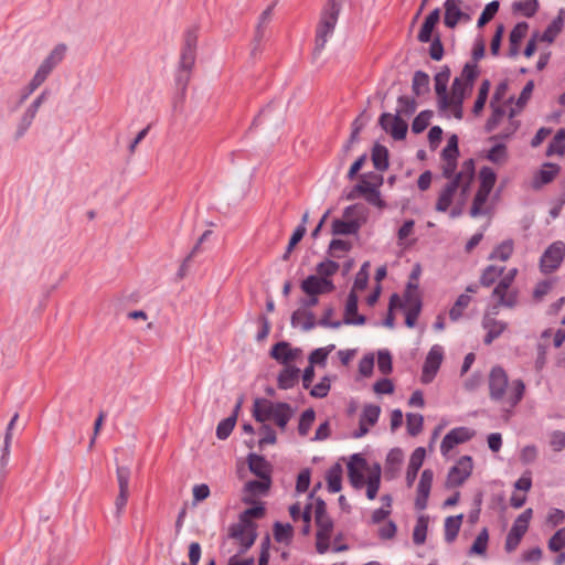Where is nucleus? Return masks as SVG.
I'll return each instance as SVG.
<instances>
[{
  "label": "nucleus",
  "mask_w": 565,
  "mask_h": 565,
  "mask_svg": "<svg viewBox=\"0 0 565 565\" xmlns=\"http://www.w3.org/2000/svg\"><path fill=\"white\" fill-rule=\"evenodd\" d=\"M490 398L500 404L504 412H510L522 399L525 386L521 380L509 384L502 367H493L489 375Z\"/></svg>",
  "instance_id": "obj_1"
},
{
  "label": "nucleus",
  "mask_w": 565,
  "mask_h": 565,
  "mask_svg": "<svg viewBox=\"0 0 565 565\" xmlns=\"http://www.w3.org/2000/svg\"><path fill=\"white\" fill-rule=\"evenodd\" d=\"M475 178V162L472 159H468L462 162L460 171L452 178L439 192L435 210L437 212H447L456 195L458 199H467L470 191L471 183Z\"/></svg>",
  "instance_id": "obj_2"
},
{
  "label": "nucleus",
  "mask_w": 565,
  "mask_h": 565,
  "mask_svg": "<svg viewBox=\"0 0 565 565\" xmlns=\"http://www.w3.org/2000/svg\"><path fill=\"white\" fill-rule=\"evenodd\" d=\"M294 415V411L289 404L279 402L275 403L267 398H255L253 404V416L257 422H274L281 430Z\"/></svg>",
  "instance_id": "obj_3"
},
{
  "label": "nucleus",
  "mask_w": 565,
  "mask_h": 565,
  "mask_svg": "<svg viewBox=\"0 0 565 565\" xmlns=\"http://www.w3.org/2000/svg\"><path fill=\"white\" fill-rule=\"evenodd\" d=\"M256 539V524L253 521L243 520L228 526L227 539L223 545L225 546L227 541L232 540L238 545L237 554H244L254 545Z\"/></svg>",
  "instance_id": "obj_4"
},
{
  "label": "nucleus",
  "mask_w": 565,
  "mask_h": 565,
  "mask_svg": "<svg viewBox=\"0 0 565 565\" xmlns=\"http://www.w3.org/2000/svg\"><path fill=\"white\" fill-rule=\"evenodd\" d=\"M183 49L180 56V75L179 83H182L183 86L186 85L189 81V74L194 66L195 63V51L198 44V32L195 29H189L184 34L183 40Z\"/></svg>",
  "instance_id": "obj_5"
},
{
  "label": "nucleus",
  "mask_w": 565,
  "mask_h": 565,
  "mask_svg": "<svg viewBox=\"0 0 565 565\" xmlns=\"http://www.w3.org/2000/svg\"><path fill=\"white\" fill-rule=\"evenodd\" d=\"M339 15V9L335 3H332L330 9L322 13L320 23L316 33L315 55L320 53L327 42L328 38L333 33Z\"/></svg>",
  "instance_id": "obj_6"
},
{
  "label": "nucleus",
  "mask_w": 565,
  "mask_h": 565,
  "mask_svg": "<svg viewBox=\"0 0 565 565\" xmlns=\"http://www.w3.org/2000/svg\"><path fill=\"white\" fill-rule=\"evenodd\" d=\"M532 509L529 508L524 510L514 521L510 532L507 535L504 545L507 552H513L519 546L523 535L526 533L529 529V524L532 519Z\"/></svg>",
  "instance_id": "obj_7"
},
{
  "label": "nucleus",
  "mask_w": 565,
  "mask_h": 565,
  "mask_svg": "<svg viewBox=\"0 0 565 565\" xmlns=\"http://www.w3.org/2000/svg\"><path fill=\"white\" fill-rule=\"evenodd\" d=\"M472 468V458L470 456H462L457 463L450 468L446 486L448 488L461 486L470 477Z\"/></svg>",
  "instance_id": "obj_8"
},
{
  "label": "nucleus",
  "mask_w": 565,
  "mask_h": 565,
  "mask_svg": "<svg viewBox=\"0 0 565 565\" xmlns=\"http://www.w3.org/2000/svg\"><path fill=\"white\" fill-rule=\"evenodd\" d=\"M379 124L382 129L390 134L395 140H403L406 137L408 129L406 119L395 114L383 113L379 119Z\"/></svg>",
  "instance_id": "obj_9"
},
{
  "label": "nucleus",
  "mask_w": 565,
  "mask_h": 565,
  "mask_svg": "<svg viewBox=\"0 0 565 565\" xmlns=\"http://www.w3.org/2000/svg\"><path fill=\"white\" fill-rule=\"evenodd\" d=\"M565 256V244L561 241L554 242L547 247L541 257V269L544 273H552L557 269Z\"/></svg>",
  "instance_id": "obj_10"
},
{
  "label": "nucleus",
  "mask_w": 565,
  "mask_h": 565,
  "mask_svg": "<svg viewBox=\"0 0 565 565\" xmlns=\"http://www.w3.org/2000/svg\"><path fill=\"white\" fill-rule=\"evenodd\" d=\"M475 436V433L467 427H457L451 429L444 437L440 444V452L444 457H447L451 449L457 445L463 444L470 440Z\"/></svg>",
  "instance_id": "obj_11"
},
{
  "label": "nucleus",
  "mask_w": 565,
  "mask_h": 565,
  "mask_svg": "<svg viewBox=\"0 0 565 565\" xmlns=\"http://www.w3.org/2000/svg\"><path fill=\"white\" fill-rule=\"evenodd\" d=\"M443 356H444V352H443L441 347L434 345L429 350V352L426 356L424 366H423V372H422V382L424 384H428L434 380L437 371L440 367Z\"/></svg>",
  "instance_id": "obj_12"
},
{
  "label": "nucleus",
  "mask_w": 565,
  "mask_h": 565,
  "mask_svg": "<svg viewBox=\"0 0 565 565\" xmlns=\"http://www.w3.org/2000/svg\"><path fill=\"white\" fill-rule=\"evenodd\" d=\"M301 290L307 296H319L328 292H332L335 289L334 284L331 279L319 278L316 275H310L301 281Z\"/></svg>",
  "instance_id": "obj_13"
},
{
  "label": "nucleus",
  "mask_w": 565,
  "mask_h": 565,
  "mask_svg": "<svg viewBox=\"0 0 565 565\" xmlns=\"http://www.w3.org/2000/svg\"><path fill=\"white\" fill-rule=\"evenodd\" d=\"M434 472L430 469H425L422 472L418 486H417V497L415 500V507L417 510H425L427 508V502L433 484Z\"/></svg>",
  "instance_id": "obj_14"
},
{
  "label": "nucleus",
  "mask_w": 565,
  "mask_h": 565,
  "mask_svg": "<svg viewBox=\"0 0 565 565\" xmlns=\"http://www.w3.org/2000/svg\"><path fill=\"white\" fill-rule=\"evenodd\" d=\"M300 354V349L291 348L290 343L286 341L276 343L270 350V356L286 366L296 361Z\"/></svg>",
  "instance_id": "obj_15"
},
{
  "label": "nucleus",
  "mask_w": 565,
  "mask_h": 565,
  "mask_svg": "<svg viewBox=\"0 0 565 565\" xmlns=\"http://www.w3.org/2000/svg\"><path fill=\"white\" fill-rule=\"evenodd\" d=\"M450 77V71L448 67H445L440 72H438L435 77V92L438 97V105L441 110L447 109L449 106V96L447 94V85Z\"/></svg>",
  "instance_id": "obj_16"
},
{
  "label": "nucleus",
  "mask_w": 565,
  "mask_h": 565,
  "mask_svg": "<svg viewBox=\"0 0 565 565\" xmlns=\"http://www.w3.org/2000/svg\"><path fill=\"white\" fill-rule=\"evenodd\" d=\"M445 18L444 23L447 28L454 29L460 20L468 21L470 18L463 13L459 0H446L444 3Z\"/></svg>",
  "instance_id": "obj_17"
},
{
  "label": "nucleus",
  "mask_w": 565,
  "mask_h": 565,
  "mask_svg": "<svg viewBox=\"0 0 565 565\" xmlns=\"http://www.w3.org/2000/svg\"><path fill=\"white\" fill-rule=\"evenodd\" d=\"M358 301L359 299L355 291L351 290L347 299L342 323L353 326H362L365 323V317L358 313Z\"/></svg>",
  "instance_id": "obj_18"
},
{
  "label": "nucleus",
  "mask_w": 565,
  "mask_h": 565,
  "mask_svg": "<svg viewBox=\"0 0 565 565\" xmlns=\"http://www.w3.org/2000/svg\"><path fill=\"white\" fill-rule=\"evenodd\" d=\"M365 460L360 455H353L352 460L348 463V475L352 487L361 489L366 483L362 468L365 466Z\"/></svg>",
  "instance_id": "obj_19"
},
{
  "label": "nucleus",
  "mask_w": 565,
  "mask_h": 565,
  "mask_svg": "<svg viewBox=\"0 0 565 565\" xmlns=\"http://www.w3.org/2000/svg\"><path fill=\"white\" fill-rule=\"evenodd\" d=\"M482 327L487 330L483 341L486 344H490L504 332L507 323L499 321L489 315H484L482 319Z\"/></svg>",
  "instance_id": "obj_20"
},
{
  "label": "nucleus",
  "mask_w": 565,
  "mask_h": 565,
  "mask_svg": "<svg viewBox=\"0 0 565 565\" xmlns=\"http://www.w3.org/2000/svg\"><path fill=\"white\" fill-rule=\"evenodd\" d=\"M426 456L425 448L418 447L416 448L408 462L407 471H406V483L411 488L414 484V481L417 477L418 470L423 466L424 459Z\"/></svg>",
  "instance_id": "obj_21"
},
{
  "label": "nucleus",
  "mask_w": 565,
  "mask_h": 565,
  "mask_svg": "<svg viewBox=\"0 0 565 565\" xmlns=\"http://www.w3.org/2000/svg\"><path fill=\"white\" fill-rule=\"evenodd\" d=\"M300 370L295 366L287 365L278 374L277 385L280 390L294 387L299 380Z\"/></svg>",
  "instance_id": "obj_22"
},
{
  "label": "nucleus",
  "mask_w": 565,
  "mask_h": 565,
  "mask_svg": "<svg viewBox=\"0 0 565 565\" xmlns=\"http://www.w3.org/2000/svg\"><path fill=\"white\" fill-rule=\"evenodd\" d=\"M315 315L306 309H298L291 315V326L300 327L303 331H309L316 327Z\"/></svg>",
  "instance_id": "obj_23"
},
{
  "label": "nucleus",
  "mask_w": 565,
  "mask_h": 565,
  "mask_svg": "<svg viewBox=\"0 0 565 565\" xmlns=\"http://www.w3.org/2000/svg\"><path fill=\"white\" fill-rule=\"evenodd\" d=\"M249 470L259 479H270V469L268 462L256 454L248 455Z\"/></svg>",
  "instance_id": "obj_24"
},
{
  "label": "nucleus",
  "mask_w": 565,
  "mask_h": 565,
  "mask_svg": "<svg viewBox=\"0 0 565 565\" xmlns=\"http://www.w3.org/2000/svg\"><path fill=\"white\" fill-rule=\"evenodd\" d=\"M527 24L525 22L518 23L511 31L509 55L514 57L519 54V46L521 41L525 38L527 32Z\"/></svg>",
  "instance_id": "obj_25"
},
{
  "label": "nucleus",
  "mask_w": 565,
  "mask_h": 565,
  "mask_svg": "<svg viewBox=\"0 0 565 565\" xmlns=\"http://www.w3.org/2000/svg\"><path fill=\"white\" fill-rule=\"evenodd\" d=\"M490 193L491 191L478 189L469 212L471 217L476 218L478 216L487 215L489 213V209L486 207L484 205L489 199Z\"/></svg>",
  "instance_id": "obj_26"
},
{
  "label": "nucleus",
  "mask_w": 565,
  "mask_h": 565,
  "mask_svg": "<svg viewBox=\"0 0 565 565\" xmlns=\"http://www.w3.org/2000/svg\"><path fill=\"white\" fill-rule=\"evenodd\" d=\"M463 520V514L448 516L445 520V540L451 543L456 540Z\"/></svg>",
  "instance_id": "obj_27"
},
{
  "label": "nucleus",
  "mask_w": 565,
  "mask_h": 565,
  "mask_svg": "<svg viewBox=\"0 0 565 565\" xmlns=\"http://www.w3.org/2000/svg\"><path fill=\"white\" fill-rule=\"evenodd\" d=\"M328 490L332 493H337L341 490L342 484V467L339 463L332 466L327 472Z\"/></svg>",
  "instance_id": "obj_28"
},
{
  "label": "nucleus",
  "mask_w": 565,
  "mask_h": 565,
  "mask_svg": "<svg viewBox=\"0 0 565 565\" xmlns=\"http://www.w3.org/2000/svg\"><path fill=\"white\" fill-rule=\"evenodd\" d=\"M429 75L423 71H416L413 76L412 89L416 96H422L429 92Z\"/></svg>",
  "instance_id": "obj_29"
},
{
  "label": "nucleus",
  "mask_w": 565,
  "mask_h": 565,
  "mask_svg": "<svg viewBox=\"0 0 565 565\" xmlns=\"http://www.w3.org/2000/svg\"><path fill=\"white\" fill-rule=\"evenodd\" d=\"M416 108L417 103L415 98L408 96H399L397 99V109L395 115L406 119L416 111Z\"/></svg>",
  "instance_id": "obj_30"
},
{
  "label": "nucleus",
  "mask_w": 565,
  "mask_h": 565,
  "mask_svg": "<svg viewBox=\"0 0 565 565\" xmlns=\"http://www.w3.org/2000/svg\"><path fill=\"white\" fill-rule=\"evenodd\" d=\"M514 249V243L512 239H505L500 243L498 246L493 248L491 254L489 255V259L491 260H501L505 262L510 258Z\"/></svg>",
  "instance_id": "obj_31"
},
{
  "label": "nucleus",
  "mask_w": 565,
  "mask_h": 565,
  "mask_svg": "<svg viewBox=\"0 0 565 565\" xmlns=\"http://www.w3.org/2000/svg\"><path fill=\"white\" fill-rule=\"evenodd\" d=\"M359 223L356 221H343L337 218L332 223V234L333 235H352L358 233Z\"/></svg>",
  "instance_id": "obj_32"
},
{
  "label": "nucleus",
  "mask_w": 565,
  "mask_h": 565,
  "mask_svg": "<svg viewBox=\"0 0 565 565\" xmlns=\"http://www.w3.org/2000/svg\"><path fill=\"white\" fill-rule=\"evenodd\" d=\"M372 162L379 171H384L388 168V151L384 146H374L372 150Z\"/></svg>",
  "instance_id": "obj_33"
},
{
  "label": "nucleus",
  "mask_w": 565,
  "mask_h": 565,
  "mask_svg": "<svg viewBox=\"0 0 565 565\" xmlns=\"http://www.w3.org/2000/svg\"><path fill=\"white\" fill-rule=\"evenodd\" d=\"M381 483V468L376 466L373 471L370 472L366 480V497L369 500L376 498Z\"/></svg>",
  "instance_id": "obj_34"
},
{
  "label": "nucleus",
  "mask_w": 565,
  "mask_h": 565,
  "mask_svg": "<svg viewBox=\"0 0 565 565\" xmlns=\"http://www.w3.org/2000/svg\"><path fill=\"white\" fill-rule=\"evenodd\" d=\"M492 296L498 298V305L507 308H513L518 303V291L511 287H508L499 294Z\"/></svg>",
  "instance_id": "obj_35"
},
{
  "label": "nucleus",
  "mask_w": 565,
  "mask_h": 565,
  "mask_svg": "<svg viewBox=\"0 0 565 565\" xmlns=\"http://www.w3.org/2000/svg\"><path fill=\"white\" fill-rule=\"evenodd\" d=\"M34 118H35L34 114H32L28 109L24 110V113L22 114V116L17 125L15 131L13 134L14 141L20 140L26 134V131L31 127Z\"/></svg>",
  "instance_id": "obj_36"
},
{
  "label": "nucleus",
  "mask_w": 565,
  "mask_h": 565,
  "mask_svg": "<svg viewBox=\"0 0 565 565\" xmlns=\"http://www.w3.org/2000/svg\"><path fill=\"white\" fill-rule=\"evenodd\" d=\"M471 297L467 294L460 295L454 306L449 310V318L452 321H457L461 318L465 309L469 306Z\"/></svg>",
  "instance_id": "obj_37"
},
{
  "label": "nucleus",
  "mask_w": 565,
  "mask_h": 565,
  "mask_svg": "<svg viewBox=\"0 0 565 565\" xmlns=\"http://www.w3.org/2000/svg\"><path fill=\"white\" fill-rule=\"evenodd\" d=\"M427 527H428V518L425 515H420L417 519L416 525L413 531V541L416 545H422L425 543Z\"/></svg>",
  "instance_id": "obj_38"
},
{
  "label": "nucleus",
  "mask_w": 565,
  "mask_h": 565,
  "mask_svg": "<svg viewBox=\"0 0 565 565\" xmlns=\"http://www.w3.org/2000/svg\"><path fill=\"white\" fill-rule=\"evenodd\" d=\"M503 267L494 265L487 266L480 277V284L484 287L491 286L503 274Z\"/></svg>",
  "instance_id": "obj_39"
},
{
  "label": "nucleus",
  "mask_w": 565,
  "mask_h": 565,
  "mask_svg": "<svg viewBox=\"0 0 565 565\" xmlns=\"http://www.w3.org/2000/svg\"><path fill=\"white\" fill-rule=\"evenodd\" d=\"M376 190L374 185L363 174L360 177V182L348 193V200H354L360 195Z\"/></svg>",
  "instance_id": "obj_40"
},
{
  "label": "nucleus",
  "mask_w": 565,
  "mask_h": 565,
  "mask_svg": "<svg viewBox=\"0 0 565 565\" xmlns=\"http://www.w3.org/2000/svg\"><path fill=\"white\" fill-rule=\"evenodd\" d=\"M66 53V45H56L50 54L42 61L53 70L64 60Z\"/></svg>",
  "instance_id": "obj_41"
},
{
  "label": "nucleus",
  "mask_w": 565,
  "mask_h": 565,
  "mask_svg": "<svg viewBox=\"0 0 565 565\" xmlns=\"http://www.w3.org/2000/svg\"><path fill=\"white\" fill-rule=\"evenodd\" d=\"M340 266L338 263L326 259L317 265V275L319 278H327L330 279L331 276H333L338 270Z\"/></svg>",
  "instance_id": "obj_42"
},
{
  "label": "nucleus",
  "mask_w": 565,
  "mask_h": 565,
  "mask_svg": "<svg viewBox=\"0 0 565 565\" xmlns=\"http://www.w3.org/2000/svg\"><path fill=\"white\" fill-rule=\"evenodd\" d=\"M479 175H480L479 189L492 191V189L495 184V180H497L495 172L489 167H483L480 170Z\"/></svg>",
  "instance_id": "obj_43"
},
{
  "label": "nucleus",
  "mask_w": 565,
  "mask_h": 565,
  "mask_svg": "<svg viewBox=\"0 0 565 565\" xmlns=\"http://www.w3.org/2000/svg\"><path fill=\"white\" fill-rule=\"evenodd\" d=\"M433 117L431 110H423L420 111L412 124V130L414 134H420L423 132L429 125V121Z\"/></svg>",
  "instance_id": "obj_44"
},
{
  "label": "nucleus",
  "mask_w": 565,
  "mask_h": 565,
  "mask_svg": "<svg viewBox=\"0 0 565 565\" xmlns=\"http://www.w3.org/2000/svg\"><path fill=\"white\" fill-rule=\"evenodd\" d=\"M381 408L377 405H366L360 416V422L367 424L369 426L375 425L380 417Z\"/></svg>",
  "instance_id": "obj_45"
},
{
  "label": "nucleus",
  "mask_w": 565,
  "mask_h": 565,
  "mask_svg": "<svg viewBox=\"0 0 565 565\" xmlns=\"http://www.w3.org/2000/svg\"><path fill=\"white\" fill-rule=\"evenodd\" d=\"M270 487V479L252 480L245 484V491L252 495L264 494Z\"/></svg>",
  "instance_id": "obj_46"
},
{
  "label": "nucleus",
  "mask_w": 565,
  "mask_h": 565,
  "mask_svg": "<svg viewBox=\"0 0 565 565\" xmlns=\"http://www.w3.org/2000/svg\"><path fill=\"white\" fill-rule=\"evenodd\" d=\"M399 307H404L405 311L407 310H415L417 308V311L422 310V301L419 298L418 292L406 290L404 295V302L399 300V303H397Z\"/></svg>",
  "instance_id": "obj_47"
},
{
  "label": "nucleus",
  "mask_w": 565,
  "mask_h": 565,
  "mask_svg": "<svg viewBox=\"0 0 565 565\" xmlns=\"http://www.w3.org/2000/svg\"><path fill=\"white\" fill-rule=\"evenodd\" d=\"M563 26V19L561 17L553 20L550 25L546 28V30L541 35V41L552 43L556 35L561 32Z\"/></svg>",
  "instance_id": "obj_48"
},
{
  "label": "nucleus",
  "mask_w": 565,
  "mask_h": 565,
  "mask_svg": "<svg viewBox=\"0 0 565 565\" xmlns=\"http://www.w3.org/2000/svg\"><path fill=\"white\" fill-rule=\"evenodd\" d=\"M488 541H489V534H488V530L484 527L480 531V533L476 537L475 542L472 543L470 553L479 554V555L484 554L487 551Z\"/></svg>",
  "instance_id": "obj_49"
},
{
  "label": "nucleus",
  "mask_w": 565,
  "mask_h": 565,
  "mask_svg": "<svg viewBox=\"0 0 565 565\" xmlns=\"http://www.w3.org/2000/svg\"><path fill=\"white\" fill-rule=\"evenodd\" d=\"M424 418L420 414L408 413L406 415L407 431L412 436L418 435L423 429Z\"/></svg>",
  "instance_id": "obj_50"
},
{
  "label": "nucleus",
  "mask_w": 565,
  "mask_h": 565,
  "mask_svg": "<svg viewBox=\"0 0 565 565\" xmlns=\"http://www.w3.org/2000/svg\"><path fill=\"white\" fill-rule=\"evenodd\" d=\"M236 424L235 416H228L227 418L221 420L216 427V436L218 439H226L231 433L233 431Z\"/></svg>",
  "instance_id": "obj_51"
},
{
  "label": "nucleus",
  "mask_w": 565,
  "mask_h": 565,
  "mask_svg": "<svg viewBox=\"0 0 565 565\" xmlns=\"http://www.w3.org/2000/svg\"><path fill=\"white\" fill-rule=\"evenodd\" d=\"M489 89H490V82L488 79H484L480 85L478 97L473 105V109H472L473 114L478 115L483 109L487 98H488Z\"/></svg>",
  "instance_id": "obj_52"
},
{
  "label": "nucleus",
  "mask_w": 565,
  "mask_h": 565,
  "mask_svg": "<svg viewBox=\"0 0 565 565\" xmlns=\"http://www.w3.org/2000/svg\"><path fill=\"white\" fill-rule=\"evenodd\" d=\"M334 350V344H330L326 348H319L313 350L309 355V363L311 365L315 364H324L328 355Z\"/></svg>",
  "instance_id": "obj_53"
},
{
  "label": "nucleus",
  "mask_w": 565,
  "mask_h": 565,
  "mask_svg": "<svg viewBox=\"0 0 565 565\" xmlns=\"http://www.w3.org/2000/svg\"><path fill=\"white\" fill-rule=\"evenodd\" d=\"M271 17H273V7H268L266 8L260 17H259V20H258V24L256 26V32H255V41L257 42H260L263 36H264V28L266 24H268L271 20Z\"/></svg>",
  "instance_id": "obj_54"
},
{
  "label": "nucleus",
  "mask_w": 565,
  "mask_h": 565,
  "mask_svg": "<svg viewBox=\"0 0 565 565\" xmlns=\"http://www.w3.org/2000/svg\"><path fill=\"white\" fill-rule=\"evenodd\" d=\"M315 422V412L313 409L309 408L306 409L300 417L299 425H298V431L301 436H306L308 431L310 430L312 424Z\"/></svg>",
  "instance_id": "obj_55"
},
{
  "label": "nucleus",
  "mask_w": 565,
  "mask_h": 565,
  "mask_svg": "<svg viewBox=\"0 0 565 565\" xmlns=\"http://www.w3.org/2000/svg\"><path fill=\"white\" fill-rule=\"evenodd\" d=\"M499 2L498 1H491L486 6L483 11L481 12L479 19H478V26L481 28L484 24H487L498 12L499 10Z\"/></svg>",
  "instance_id": "obj_56"
},
{
  "label": "nucleus",
  "mask_w": 565,
  "mask_h": 565,
  "mask_svg": "<svg viewBox=\"0 0 565 565\" xmlns=\"http://www.w3.org/2000/svg\"><path fill=\"white\" fill-rule=\"evenodd\" d=\"M53 72V68L49 65H46L44 62L40 64L36 72L34 73L32 81V86H41L50 76V74Z\"/></svg>",
  "instance_id": "obj_57"
},
{
  "label": "nucleus",
  "mask_w": 565,
  "mask_h": 565,
  "mask_svg": "<svg viewBox=\"0 0 565 565\" xmlns=\"http://www.w3.org/2000/svg\"><path fill=\"white\" fill-rule=\"evenodd\" d=\"M537 0H520L514 3V9L521 11L527 18L533 17L537 11Z\"/></svg>",
  "instance_id": "obj_58"
},
{
  "label": "nucleus",
  "mask_w": 565,
  "mask_h": 565,
  "mask_svg": "<svg viewBox=\"0 0 565 565\" xmlns=\"http://www.w3.org/2000/svg\"><path fill=\"white\" fill-rule=\"evenodd\" d=\"M466 83L462 82L460 77H456L451 85V96L449 97V102H463Z\"/></svg>",
  "instance_id": "obj_59"
},
{
  "label": "nucleus",
  "mask_w": 565,
  "mask_h": 565,
  "mask_svg": "<svg viewBox=\"0 0 565 565\" xmlns=\"http://www.w3.org/2000/svg\"><path fill=\"white\" fill-rule=\"evenodd\" d=\"M292 535V526L290 524H282L276 522L274 525V536L278 542H286Z\"/></svg>",
  "instance_id": "obj_60"
},
{
  "label": "nucleus",
  "mask_w": 565,
  "mask_h": 565,
  "mask_svg": "<svg viewBox=\"0 0 565 565\" xmlns=\"http://www.w3.org/2000/svg\"><path fill=\"white\" fill-rule=\"evenodd\" d=\"M116 475L119 491L129 492L130 469L128 467H117Z\"/></svg>",
  "instance_id": "obj_61"
},
{
  "label": "nucleus",
  "mask_w": 565,
  "mask_h": 565,
  "mask_svg": "<svg viewBox=\"0 0 565 565\" xmlns=\"http://www.w3.org/2000/svg\"><path fill=\"white\" fill-rule=\"evenodd\" d=\"M559 167L554 163H546L544 167L540 170L539 175L542 183H548L551 182L558 173Z\"/></svg>",
  "instance_id": "obj_62"
},
{
  "label": "nucleus",
  "mask_w": 565,
  "mask_h": 565,
  "mask_svg": "<svg viewBox=\"0 0 565 565\" xmlns=\"http://www.w3.org/2000/svg\"><path fill=\"white\" fill-rule=\"evenodd\" d=\"M565 547V527L559 529L548 541V548L552 552H559Z\"/></svg>",
  "instance_id": "obj_63"
},
{
  "label": "nucleus",
  "mask_w": 565,
  "mask_h": 565,
  "mask_svg": "<svg viewBox=\"0 0 565 565\" xmlns=\"http://www.w3.org/2000/svg\"><path fill=\"white\" fill-rule=\"evenodd\" d=\"M550 446L556 452L565 449V433L562 430H554L550 435Z\"/></svg>",
  "instance_id": "obj_64"
}]
</instances>
